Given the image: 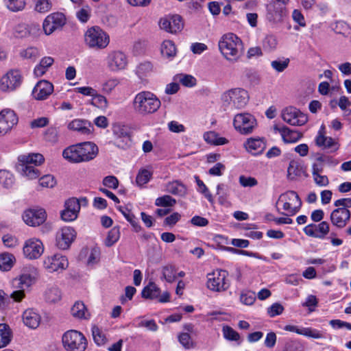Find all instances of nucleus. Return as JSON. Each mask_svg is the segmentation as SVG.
Segmentation results:
<instances>
[{"label":"nucleus","mask_w":351,"mask_h":351,"mask_svg":"<svg viewBox=\"0 0 351 351\" xmlns=\"http://www.w3.org/2000/svg\"><path fill=\"white\" fill-rule=\"evenodd\" d=\"M61 299V293L57 287L49 288L45 293V302L49 304L58 302Z\"/></svg>","instance_id":"40"},{"label":"nucleus","mask_w":351,"mask_h":351,"mask_svg":"<svg viewBox=\"0 0 351 351\" xmlns=\"http://www.w3.org/2000/svg\"><path fill=\"white\" fill-rule=\"evenodd\" d=\"M152 173L147 169L139 171L136 178V184L138 186H143L147 184L152 178Z\"/></svg>","instance_id":"50"},{"label":"nucleus","mask_w":351,"mask_h":351,"mask_svg":"<svg viewBox=\"0 0 351 351\" xmlns=\"http://www.w3.org/2000/svg\"><path fill=\"white\" fill-rule=\"evenodd\" d=\"M281 116L286 123L292 125H303L308 121L306 114L292 106L285 108Z\"/></svg>","instance_id":"14"},{"label":"nucleus","mask_w":351,"mask_h":351,"mask_svg":"<svg viewBox=\"0 0 351 351\" xmlns=\"http://www.w3.org/2000/svg\"><path fill=\"white\" fill-rule=\"evenodd\" d=\"M303 346L301 343L296 341H287L283 351H303Z\"/></svg>","instance_id":"63"},{"label":"nucleus","mask_w":351,"mask_h":351,"mask_svg":"<svg viewBox=\"0 0 351 351\" xmlns=\"http://www.w3.org/2000/svg\"><path fill=\"white\" fill-rule=\"evenodd\" d=\"M23 219L26 224L38 226L44 223V212L41 209H28L24 212Z\"/></svg>","instance_id":"22"},{"label":"nucleus","mask_w":351,"mask_h":351,"mask_svg":"<svg viewBox=\"0 0 351 351\" xmlns=\"http://www.w3.org/2000/svg\"><path fill=\"white\" fill-rule=\"evenodd\" d=\"M284 310L285 308L281 304L276 302L267 308V314L270 317H274L281 315Z\"/></svg>","instance_id":"57"},{"label":"nucleus","mask_w":351,"mask_h":351,"mask_svg":"<svg viewBox=\"0 0 351 351\" xmlns=\"http://www.w3.org/2000/svg\"><path fill=\"white\" fill-rule=\"evenodd\" d=\"M23 324L29 328H36L41 320L40 315L33 308L25 310L22 315Z\"/></svg>","instance_id":"26"},{"label":"nucleus","mask_w":351,"mask_h":351,"mask_svg":"<svg viewBox=\"0 0 351 351\" xmlns=\"http://www.w3.org/2000/svg\"><path fill=\"white\" fill-rule=\"evenodd\" d=\"M239 183L243 187H253L258 184V181L253 177L241 176L239 177Z\"/></svg>","instance_id":"62"},{"label":"nucleus","mask_w":351,"mask_h":351,"mask_svg":"<svg viewBox=\"0 0 351 351\" xmlns=\"http://www.w3.org/2000/svg\"><path fill=\"white\" fill-rule=\"evenodd\" d=\"M285 14V8L280 4L273 3L267 7V17L269 21L274 23L280 22Z\"/></svg>","instance_id":"29"},{"label":"nucleus","mask_w":351,"mask_h":351,"mask_svg":"<svg viewBox=\"0 0 351 351\" xmlns=\"http://www.w3.org/2000/svg\"><path fill=\"white\" fill-rule=\"evenodd\" d=\"M219 49L228 61L237 62L243 53L242 40L233 33L223 34L218 43Z\"/></svg>","instance_id":"3"},{"label":"nucleus","mask_w":351,"mask_h":351,"mask_svg":"<svg viewBox=\"0 0 351 351\" xmlns=\"http://www.w3.org/2000/svg\"><path fill=\"white\" fill-rule=\"evenodd\" d=\"M233 125L235 130L241 134H248L253 132L256 125V120L250 113H239L234 116Z\"/></svg>","instance_id":"11"},{"label":"nucleus","mask_w":351,"mask_h":351,"mask_svg":"<svg viewBox=\"0 0 351 351\" xmlns=\"http://www.w3.org/2000/svg\"><path fill=\"white\" fill-rule=\"evenodd\" d=\"M160 106V100L149 91L138 93L135 95L132 101L134 112L143 116L156 112Z\"/></svg>","instance_id":"4"},{"label":"nucleus","mask_w":351,"mask_h":351,"mask_svg":"<svg viewBox=\"0 0 351 351\" xmlns=\"http://www.w3.org/2000/svg\"><path fill=\"white\" fill-rule=\"evenodd\" d=\"M204 139L208 143L215 145H222L228 143V139L219 136V135L214 131L205 132L204 134Z\"/></svg>","instance_id":"33"},{"label":"nucleus","mask_w":351,"mask_h":351,"mask_svg":"<svg viewBox=\"0 0 351 351\" xmlns=\"http://www.w3.org/2000/svg\"><path fill=\"white\" fill-rule=\"evenodd\" d=\"M228 276V272L223 269H217L212 274H208V288L218 292L227 290L230 287V283L227 279Z\"/></svg>","instance_id":"10"},{"label":"nucleus","mask_w":351,"mask_h":351,"mask_svg":"<svg viewBox=\"0 0 351 351\" xmlns=\"http://www.w3.org/2000/svg\"><path fill=\"white\" fill-rule=\"evenodd\" d=\"M63 348L66 351H85L88 341L85 336L76 330H69L62 337Z\"/></svg>","instance_id":"8"},{"label":"nucleus","mask_w":351,"mask_h":351,"mask_svg":"<svg viewBox=\"0 0 351 351\" xmlns=\"http://www.w3.org/2000/svg\"><path fill=\"white\" fill-rule=\"evenodd\" d=\"M91 15V9L88 5L81 8L76 12L77 19L82 23H86Z\"/></svg>","instance_id":"48"},{"label":"nucleus","mask_w":351,"mask_h":351,"mask_svg":"<svg viewBox=\"0 0 351 351\" xmlns=\"http://www.w3.org/2000/svg\"><path fill=\"white\" fill-rule=\"evenodd\" d=\"M313 339H322L324 334L322 331L313 328H302V335Z\"/></svg>","instance_id":"49"},{"label":"nucleus","mask_w":351,"mask_h":351,"mask_svg":"<svg viewBox=\"0 0 351 351\" xmlns=\"http://www.w3.org/2000/svg\"><path fill=\"white\" fill-rule=\"evenodd\" d=\"M108 68L112 71H119L125 69L128 64V58L125 54L119 51L110 52L107 58Z\"/></svg>","instance_id":"19"},{"label":"nucleus","mask_w":351,"mask_h":351,"mask_svg":"<svg viewBox=\"0 0 351 351\" xmlns=\"http://www.w3.org/2000/svg\"><path fill=\"white\" fill-rule=\"evenodd\" d=\"M91 104L98 108H106L108 106V101L104 96L98 94L95 90V94L92 97Z\"/></svg>","instance_id":"52"},{"label":"nucleus","mask_w":351,"mask_h":351,"mask_svg":"<svg viewBox=\"0 0 351 351\" xmlns=\"http://www.w3.org/2000/svg\"><path fill=\"white\" fill-rule=\"evenodd\" d=\"M15 258L14 255L9 253H3L0 254V269L2 271H9L14 265Z\"/></svg>","instance_id":"36"},{"label":"nucleus","mask_w":351,"mask_h":351,"mask_svg":"<svg viewBox=\"0 0 351 351\" xmlns=\"http://www.w3.org/2000/svg\"><path fill=\"white\" fill-rule=\"evenodd\" d=\"M165 191L173 195H184L186 192V188L184 184L178 181L170 182L165 186Z\"/></svg>","instance_id":"37"},{"label":"nucleus","mask_w":351,"mask_h":351,"mask_svg":"<svg viewBox=\"0 0 351 351\" xmlns=\"http://www.w3.org/2000/svg\"><path fill=\"white\" fill-rule=\"evenodd\" d=\"M159 26L160 29L171 34H176L180 32L184 26L180 16L169 15L160 19L159 21Z\"/></svg>","instance_id":"16"},{"label":"nucleus","mask_w":351,"mask_h":351,"mask_svg":"<svg viewBox=\"0 0 351 351\" xmlns=\"http://www.w3.org/2000/svg\"><path fill=\"white\" fill-rule=\"evenodd\" d=\"M196 182L198 186V191L202 193L204 197L210 202H213V197L212 194L210 193L207 186L204 184L203 181L199 179L198 176H195Z\"/></svg>","instance_id":"56"},{"label":"nucleus","mask_w":351,"mask_h":351,"mask_svg":"<svg viewBox=\"0 0 351 351\" xmlns=\"http://www.w3.org/2000/svg\"><path fill=\"white\" fill-rule=\"evenodd\" d=\"M278 45L276 36L273 34L267 35L263 40V47L267 51L274 50Z\"/></svg>","instance_id":"45"},{"label":"nucleus","mask_w":351,"mask_h":351,"mask_svg":"<svg viewBox=\"0 0 351 351\" xmlns=\"http://www.w3.org/2000/svg\"><path fill=\"white\" fill-rule=\"evenodd\" d=\"M120 238V231L119 227H113L108 234L105 241V244L108 247L114 245Z\"/></svg>","instance_id":"43"},{"label":"nucleus","mask_w":351,"mask_h":351,"mask_svg":"<svg viewBox=\"0 0 351 351\" xmlns=\"http://www.w3.org/2000/svg\"><path fill=\"white\" fill-rule=\"evenodd\" d=\"M23 252L25 258L29 260L37 259L44 252L43 242L36 239H28L24 244Z\"/></svg>","instance_id":"18"},{"label":"nucleus","mask_w":351,"mask_h":351,"mask_svg":"<svg viewBox=\"0 0 351 351\" xmlns=\"http://www.w3.org/2000/svg\"><path fill=\"white\" fill-rule=\"evenodd\" d=\"M71 315L77 319H87L90 317V314L88 312L84 304L82 302H76L71 309Z\"/></svg>","instance_id":"31"},{"label":"nucleus","mask_w":351,"mask_h":351,"mask_svg":"<svg viewBox=\"0 0 351 351\" xmlns=\"http://www.w3.org/2000/svg\"><path fill=\"white\" fill-rule=\"evenodd\" d=\"M44 80H39L32 90V96L37 100L44 99Z\"/></svg>","instance_id":"54"},{"label":"nucleus","mask_w":351,"mask_h":351,"mask_svg":"<svg viewBox=\"0 0 351 351\" xmlns=\"http://www.w3.org/2000/svg\"><path fill=\"white\" fill-rule=\"evenodd\" d=\"M350 105L351 101L347 97H340L338 102V106H339L341 110L343 111V117H344V119L349 121H351V109H348V107H350Z\"/></svg>","instance_id":"39"},{"label":"nucleus","mask_w":351,"mask_h":351,"mask_svg":"<svg viewBox=\"0 0 351 351\" xmlns=\"http://www.w3.org/2000/svg\"><path fill=\"white\" fill-rule=\"evenodd\" d=\"M300 175V169L298 164L295 161H291L287 169L288 178L293 180L295 177Z\"/></svg>","instance_id":"60"},{"label":"nucleus","mask_w":351,"mask_h":351,"mask_svg":"<svg viewBox=\"0 0 351 351\" xmlns=\"http://www.w3.org/2000/svg\"><path fill=\"white\" fill-rule=\"evenodd\" d=\"M315 141L317 146L324 149H328L330 152H335L339 149L337 142L331 137L326 136L322 130L318 132Z\"/></svg>","instance_id":"25"},{"label":"nucleus","mask_w":351,"mask_h":351,"mask_svg":"<svg viewBox=\"0 0 351 351\" xmlns=\"http://www.w3.org/2000/svg\"><path fill=\"white\" fill-rule=\"evenodd\" d=\"M246 150L252 155L262 154L266 147L263 140L260 138H248L244 144Z\"/></svg>","instance_id":"28"},{"label":"nucleus","mask_w":351,"mask_h":351,"mask_svg":"<svg viewBox=\"0 0 351 351\" xmlns=\"http://www.w3.org/2000/svg\"><path fill=\"white\" fill-rule=\"evenodd\" d=\"M255 300V294L251 291L243 292L240 295L241 302L245 305H252Z\"/></svg>","instance_id":"61"},{"label":"nucleus","mask_w":351,"mask_h":351,"mask_svg":"<svg viewBox=\"0 0 351 351\" xmlns=\"http://www.w3.org/2000/svg\"><path fill=\"white\" fill-rule=\"evenodd\" d=\"M112 134L114 136L113 145L117 147L127 149L132 146V132L128 126L115 123L112 126Z\"/></svg>","instance_id":"9"},{"label":"nucleus","mask_w":351,"mask_h":351,"mask_svg":"<svg viewBox=\"0 0 351 351\" xmlns=\"http://www.w3.org/2000/svg\"><path fill=\"white\" fill-rule=\"evenodd\" d=\"M75 237V230L71 227L64 226L56 232V245L60 250H67Z\"/></svg>","instance_id":"13"},{"label":"nucleus","mask_w":351,"mask_h":351,"mask_svg":"<svg viewBox=\"0 0 351 351\" xmlns=\"http://www.w3.org/2000/svg\"><path fill=\"white\" fill-rule=\"evenodd\" d=\"M223 334L226 339L231 341H238L240 338L239 333L228 326H223Z\"/></svg>","instance_id":"59"},{"label":"nucleus","mask_w":351,"mask_h":351,"mask_svg":"<svg viewBox=\"0 0 351 351\" xmlns=\"http://www.w3.org/2000/svg\"><path fill=\"white\" fill-rule=\"evenodd\" d=\"M103 184L106 187L115 189L119 186V181L115 176H108L104 178Z\"/></svg>","instance_id":"64"},{"label":"nucleus","mask_w":351,"mask_h":351,"mask_svg":"<svg viewBox=\"0 0 351 351\" xmlns=\"http://www.w3.org/2000/svg\"><path fill=\"white\" fill-rule=\"evenodd\" d=\"M274 129L280 134L283 141L287 143H295L303 136L302 133L297 130H291L286 126L279 127L275 125Z\"/></svg>","instance_id":"24"},{"label":"nucleus","mask_w":351,"mask_h":351,"mask_svg":"<svg viewBox=\"0 0 351 351\" xmlns=\"http://www.w3.org/2000/svg\"><path fill=\"white\" fill-rule=\"evenodd\" d=\"M249 98L247 90L241 88H235L223 93L221 99L226 107L241 109L247 105Z\"/></svg>","instance_id":"6"},{"label":"nucleus","mask_w":351,"mask_h":351,"mask_svg":"<svg viewBox=\"0 0 351 351\" xmlns=\"http://www.w3.org/2000/svg\"><path fill=\"white\" fill-rule=\"evenodd\" d=\"M1 82L2 84L5 85L8 89L13 90L22 82L21 72L18 70H11L2 77Z\"/></svg>","instance_id":"23"},{"label":"nucleus","mask_w":351,"mask_h":351,"mask_svg":"<svg viewBox=\"0 0 351 351\" xmlns=\"http://www.w3.org/2000/svg\"><path fill=\"white\" fill-rule=\"evenodd\" d=\"M315 228L317 238L319 239L325 238L330 230L329 223L327 221H322L319 224H315Z\"/></svg>","instance_id":"51"},{"label":"nucleus","mask_w":351,"mask_h":351,"mask_svg":"<svg viewBox=\"0 0 351 351\" xmlns=\"http://www.w3.org/2000/svg\"><path fill=\"white\" fill-rule=\"evenodd\" d=\"M289 62V58L276 60L271 62V66L275 71L280 73L284 71L288 67Z\"/></svg>","instance_id":"55"},{"label":"nucleus","mask_w":351,"mask_h":351,"mask_svg":"<svg viewBox=\"0 0 351 351\" xmlns=\"http://www.w3.org/2000/svg\"><path fill=\"white\" fill-rule=\"evenodd\" d=\"M18 123V117L14 110L3 109L0 112V135L9 132Z\"/></svg>","instance_id":"17"},{"label":"nucleus","mask_w":351,"mask_h":351,"mask_svg":"<svg viewBox=\"0 0 351 351\" xmlns=\"http://www.w3.org/2000/svg\"><path fill=\"white\" fill-rule=\"evenodd\" d=\"M92 334L94 341L98 345L101 346L105 343L106 341V336L97 326L92 328Z\"/></svg>","instance_id":"53"},{"label":"nucleus","mask_w":351,"mask_h":351,"mask_svg":"<svg viewBox=\"0 0 351 351\" xmlns=\"http://www.w3.org/2000/svg\"><path fill=\"white\" fill-rule=\"evenodd\" d=\"M12 332L6 324H0V348L6 346L11 341Z\"/></svg>","instance_id":"34"},{"label":"nucleus","mask_w":351,"mask_h":351,"mask_svg":"<svg viewBox=\"0 0 351 351\" xmlns=\"http://www.w3.org/2000/svg\"><path fill=\"white\" fill-rule=\"evenodd\" d=\"M161 53L168 58H173L176 55V47L171 40H165L161 45Z\"/></svg>","instance_id":"38"},{"label":"nucleus","mask_w":351,"mask_h":351,"mask_svg":"<svg viewBox=\"0 0 351 351\" xmlns=\"http://www.w3.org/2000/svg\"><path fill=\"white\" fill-rule=\"evenodd\" d=\"M66 19L61 12H54L45 18V35H50L61 29L66 24Z\"/></svg>","instance_id":"20"},{"label":"nucleus","mask_w":351,"mask_h":351,"mask_svg":"<svg viewBox=\"0 0 351 351\" xmlns=\"http://www.w3.org/2000/svg\"><path fill=\"white\" fill-rule=\"evenodd\" d=\"M177 277V269L172 265H167L162 268L161 279H165L167 282L172 283Z\"/></svg>","instance_id":"35"},{"label":"nucleus","mask_w":351,"mask_h":351,"mask_svg":"<svg viewBox=\"0 0 351 351\" xmlns=\"http://www.w3.org/2000/svg\"><path fill=\"white\" fill-rule=\"evenodd\" d=\"M80 211V202L77 198L71 197L64 203V209L61 212V219L66 222L75 220Z\"/></svg>","instance_id":"15"},{"label":"nucleus","mask_w":351,"mask_h":351,"mask_svg":"<svg viewBox=\"0 0 351 351\" xmlns=\"http://www.w3.org/2000/svg\"><path fill=\"white\" fill-rule=\"evenodd\" d=\"M85 44L91 49H105L110 43L108 34L98 26L88 28L84 34Z\"/></svg>","instance_id":"7"},{"label":"nucleus","mask_w":351,"mask_h":351,"mask_svg":"<svg viewBox=\"0 0 351 351\" xmlns=\"http://www.w3.org/2000/svg\"><path fill=\"white\" fill-rule=\"evenodd\" d=\"M176 204V200L171 196L165 195L158 197L155 201V205L160 207H170Z\"/></svg>","instance_id":"44"},{"label":"nucleus","mask_w":351,"mask_h":351,"mask_svg":"<svg viewBox=\"0 0 351 351\" xmlns=\"http://www.w3.org/2000/svg\"><path fill=\"white\" fill-rule=\"evenodd\" d=\"M7 8L12 12L23 10L26 5V0H5Z\"/></svg>","instance_id":"46"},{"label":"nucleus","mask_w":351,"mask_h":351,"mask_svg":"<svg viewBox=\"0 0 351 351\" xmlns=\"http://www.w3.org/2000/svg\"><path fill=\"white\" fill-rule=\"evenodd\" d=\"M278 202L282 203L283 209L287 212L285 215H294L298 212L302 204L299 195L293 191H289L280 195Z\"/></svg>","instance_id":"12"},{"label":"nucleus","mask_w":351,"mask_h":351,"mask_svg":"<svg viewBox=\"0 0 351 351\" xmlns=\"http://www.w3.org/2000/svg\"><path fill=\"white\" fill-rule=\"evenodd\" d=\"M98 152V147L95 143L87 141L66 147L64 149L62 156L70 162L80 163L93 160Z\"/></svg>","instance_id":"2"},{"label":"nucleus","mask_w":351,"mask_h":351,"mask_svg":"<svg viewBox=\"0 0 351 351\" xmlns=\"http://www.w3.org/2000/svg\"><path fill=\"white\" fill-rule=\"evenodd\" d=\"M178 341L186 349H192L195 346V343L191 339L188 332H182L178 336Z\"/></svg>","instance_id":"47"},{"label":"nucleus","mask_w":351,"mask_h":351,"mask_svg":"<svg viewBox=\"0 0 351 351\" xmlns=\"http://www.w3.org/2000/svg\"><path fill=\"white\" fill-rule=\"evenodd\" d=\"M90 128V123L80 119H75L68 125L69 130L77 131L81 134L84 135H88L91 133Z\"/></svg>","instance_id":"30"},{"label":"nucleus","mask_w":351,"mask_h":351,"mask_svg":"<svg viewBox=\"0 0 351 351\" xmlns=\"http://www.w3.org/2000/svg\"><path fill=\"white\" fill-rule=\"evenodd\" d=\"M44 162V156L38 153L21 154L18 156L16 169L17 172L27 180H35L41 176L38 169Z\"/></svg>","instance_id":"1"},{"label":"nucleus","mask_w":351,"mask_h":351,"mask_svg":"<svg viewBox=\"0 0 351 351\" xmlns=\"http://www.w3.org/2000/svg\"><path fill=\"white\" fill-rule=\"evenodd\" d=\"M14 182V177L12 173L6 170H0V184L5 188H10Z\"/></svg>","instance_id":"41"},{"label":"nucleus","mask_w":351,"mask_h":351,"mask_svg":"<svg viewBox=\"0 0 351 351\" xmlns=\"http://www.w3.org/2000/svg\"><path fill=\"white\" fill-rule=\"evenodd\" d=\"M69 266V261L65 256L61 254H55L48 258V263L45 267L49 272L60 273Z\"/></svg>","instance_id":"21"},{"label":"nucleus","mask_w":351,"mask_h":351,"mask_svg":"<svg viewBox=\"0 0 351 351\" xmlns=\"http://www.w3.org/2000/svg\"><path fill=\"white\" fill-rule=\"evenodd\" d=\"M334 206L337 207L332 211L330 215L331 223L339 229L345 228L350 219L351 198H341L334 202Z\"/></svg>","instance_id":"5"},{"label":"nucleus","mask_w":351,"mask_h":351,"mask_svg":"<svg viewBox=\"0 0 351 351\" xmlns=\"http://www.w3.org/2000/svg\"><path fill=\"white\" fill-rule=\"evenodd\" d=\"M175 80L186 87H193L197 83V80L193 76L187 74H178L176 76Z\"/></svg>","instance_id":"42"},{"label":"nucleus","mask_w":351,"mask_h":351,"mask_svg":"<svg viewBox=\"0 0 351 351\" xmlns=\"http://www.w3.org/2000/svg\"><path fill=\"white\" fill-rule=\"evenodd\" d=\"M35 278L29 274H23L12 281V287L14 289L23 291L27 290L34 282Z\"/></svg>","instance_id":"27"},{"label":"nucleus","mask_w":351,"mask_h":351,"mask_svg":"<svg viewBox=\"0 0 351 351\" xmlns=\"http://www.w3.org/2000/svg\"><path fill=\"white\" fill-rule=\"evenodd\" d=\"M152 71V64L149 62L141 63L136 69V73L141 78L147 75Z\"/></svg>","instance_id":"58"},{"label":"nucleus","mask_w":351,"mask_h":351,"mask_svg":"<svg viewBox=\"0 0 351 351\" xmlns=\"http://www.w3.org/2000/svg\"><path fill=\"white\" fill-rule=\"evenodd\" d=\"M160 288L154 283L149 282L142 291V297L145 299L156 300L159 298Z\"/></svg>","instance_id":"32"}]
</instances>
